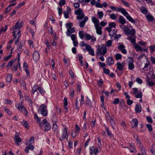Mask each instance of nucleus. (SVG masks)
Listing matches in <instances>:
<instances>
[{
	"label": "nucleus",
	"instance_id": "f257e3e1",
	"mask_svg": "<svg viewBox=\"0 0 155 155\" xmlns=\"http://www.w3.org/2000/svg\"><path fill=\"white\" fill-rule=\"evenodd\" d=\"M23 23L22 21L16 22L15 25L11 29L13 31L12 32L13 36L14 38L17 40L15 42V45H18L19 43V39L21 36L20 29L22 27Z\"/></svg>",
	"mask_w": 155,
	"mask_h": 155
},
{
	"label": "nucleus",
	"instance_id": "f03ea898",
	"mask_svg": "<svg viewBox=\"0 0 155 155\" xmlns=\"http://www.w3.org/2000/svg\"><path fill=\"white\" fill-rule=\"evenodd\" d=\"M110 7L113 10L121 12L123 15L125 16L127 19L132 23L134 24H136L137 23V22L130 15H128V12L124 8H118L112 6H110Z\"/></svg>",
	"mask_w": 155,
	"mask_h": 155
},
{
	"label": "nucleus",
	"instance_id": "7ed1b4c3",
	"mask_svg": "<svg viewBox=\"0 0 155 155\" xmlns=\"http://www.w3.org/2000/svg\"><path fill=\"white\" fill-rule=\"evenodd\" d=\"M138 65L140 68L142 70L147 71L149 69V62L146 58L141 60L139 62Z\"/></svg>",
	"mask_w": 155,
	"mask_h": 155
},
{
	"label": "nucleus",
	"instance_id": "20e7f679",
	"mask_svg": "<svg viewBox=\"0 0 155 155\" xmlns=\"http://www.w3.org/2000/svg\"><path fill=\"white\" fill-rule=\"evenodd\" d=\"M129 33L128 35L130 36L127 38V39L130 41L131 43H134L136 42L135 31L134 29L132 28L130 30Z\"/></svg>",
	"mask_w": 155,
	"mask_h": 155
},
{
	"label": "nucleus",
	"instance_id": "39448f33",
	"mask_svg": "<svg viewBox=\"0 0 155 155\" xmlns=\"http://www.w3.org/2000/svg\"><path fill=\"white\" fill-rule=\"evenodd\" d=\"M38 113L41 114L43 116L45 117L48 114L47 107L44 104H41L38 109Z\"/></svg>",
	"mask_w": 155,
	"mask_h": 155
},
{
	"label": "nucleus",
	"instance_id": "423d86ee",
	"mask_svg": "<svg viewBox=\"0 0 155 155\" xmlns=\"http://www.w3.org/2000/svg\"><path fill=\"white\" fill-rule=\"evenodd\" d=\"M68 137V134L67 133V129L66 127H64L62 129L60 135H59V140L62 141L65 140L66 137L67 140Z\"/></svg>",
	"mask_w": 155,
	"mask_h": 155
},
{
	"label": "nucleus",
	"instance_id": "0eeeda50",
	"mask_svg": "<svg viewBox=\"0 0 155 155\" xmlns=\"http://www.w3.org/2000/svg\"><path fill=\"white\" fill-rule=\"evenodd\" d=\"M39 125L41 127L44 126V128L45 131H48L51 129V126L46 119L43 120L41 123H40Z\"/></svg>",
	"mask_w": 155,
	"mask_h": 155
},
{
	"label": "nucleus",
	"instance_id": "6e6552de",
	"mask_svg": "<svg viewBox=\"0 0 155 155\" xmlns=\"http://www.w3.org/2000/svg\"><path fill=\"white\" fill-rule=\"evenodd\" d=\"M75 14L77 15V19L80 21V19H82L84 18V14L83 12V10L81 8H79L78 9L75 11Z\"/></svg>",
	"mask_w": 155,
	"mask_h": 155
},
{
	"label": "nucleus",
	"instance_id": "1a4fd4ad",
	"mask_svg": "<svg viewBox=\"0 0 155 155\" xmlns=\"http://www.w3.org/2000/svg\"><path fill=\"white\" fill-rule=\"evenodd\" d=\"M72 23H66V27L68 28L66 32V35L67 36H70L71 33H74L75 31L74 28H72Z\"/></svg>",
	"mask_w": 155,
	"mask_h": 155
},
{
	"label": "nucleus",
	"instance_id": "9d476101",
	"mask_svg": "<svg viewBox=\"0 0 155 155\" xmlns=\"http://www.w3.org/2000/svg\"><path fill=\"white\" fill-rule=\"evenodd\" d=\"M22 103H21L16 105V106L20 111L22 112L25 115L27 116L28 112L24 106L22 105Z\"/></svg>",
	"mask_w": 155,
	"mask_h": 155
},
{
	"label": "nucleus",
	"instance_id": "9b49d317",
	"mask_svg": "<svg viewBox=\"0 0 155 155\" xmlns=\"http://www.w3.org/2000/svg\"><path fill=\"white\" fill-rule=\"evenodd\" d=\"M97 54L100 55L105 54L107 52V48L105 46H102L100 48L98 49Z\"/></svg>",
	"mask_w": 155,
	"mask_h": 155
},
{
	"label": "nucleus",
	"instance_id": "f8f14e48",
	"mask_svg": "<svg viewBox=\"0 0 155 155\" xmlns=\"http://www.w3.org/2000/svg\"><path fill=\"white\" fill-rule=\"evenodd\" d=\"M125 63L123 62L122 63L117 62V68L120 71L123 70L125 66Z\"/></svg>",
	"mask_w": 155,
	"mask_h": 155
},
{
	"label": "nucleus",
	"instance_id": "ddd939ff",
	"mask_svg": "<svg viewBox=\"0 0 155 155\" xmlns=\"http://www.w3.org/2000/svg\"><path fill=\"white\" fill-rule=\"evenodd\" d=\"M14 140L18 146L19 145V143H20L22 141L21 138L19 136L18 133H16L15 135Z\"/></svg>",
	"mask_w": 155,
	"mask_h": 155
},
{
	"label": "nucleus",
	"instance_id": "4468645a",
	"mask_svg": "<svg viewBox=\"0 0 155 155\" xmlns=\"http://www.w3.org/2000/svg\"><path fill=\"white\" fill-rule=\"evenodd\" d=\"M40 58V54L38 51H35L33 54V58L35 61H38Z\"/></svg>",
	"mask_w": 155,
	"mask_h": 155
},
{
	"label": "nucleus",
	"instance_id": "2eb2a0df",
	"mask_svg": "<svg viewBox=\"0 0 155 155\" xmlns=\"http://www.w3.org/2000/svg\"><path fill=\"white\" fill-rule=\"evenodd\" d=\"M88 20V18L87 17H85L84 20L80 22L79 25V26L81 28L84 27V26L85 24Z\"/></svg>",
	"mask_w": 155,
	"mask_h": 155
},
{
	"label": "nucleus",
	"instance_id": "dca6fc26",
	"mask_svg": "<svg viewBox=\"0 0 155 155\" xmlns=\"http://www.w3.org/2000/svg\"><path fill=\"white\" fill-rule=\"evenodd\" d=\"M107 62L108 65H112L114 63V61L111 57H109L107 59Z\"/></svg>",
	"mask_w": 155,
	"mask_h": 155
},
{
	"label": "nucleus",
	"instance_id": "f3484780",
	"mask_svg": "<svg viewBox=\"0 0 155 155\" xmlns=\"http://www.w3.org/2000/svg\"><path fill=\"white\" fill-rule=\"evenodd\" d=\"M92 21L94 23L95 27L99 26V21L94 16L92 17Z\"/></svg>",
	"mask_w": 155,
	"mask_h": 155
},
{
	"label": "nucleus",
	"instance_id": "a211bd4d",
	"mask_svg": "<svg viewBox=\"0 0 155 155\" xmlns=\"http://www.w3.org/2000/svg\"><path fill=\"white\" fill-rule=\"evenodd\" d=\"M118 20L120 23L122 25H124L126 23L125 19L122 16L120 15L118 18Z\"/></svg>",
	"mask_w": 155,
	"mask_h": 155
},
{
	"label": "nucleus",
	"instance_id": "6ab92c4d",
	"mask_svg": "<svg viewBox=\"0 0 155 155\" xmlns=\"http://www.w3.org/2000/svg\"><path fill=\"white\" fill-rule=\"evenodd\" d=\"M133 45L134 48L136 49L137 51H143V49L142 47L139 46L138 45L136 44V42L134 43H131Z\"/></svg>",
	"mask_w": 155,
	"mask_h": 155
},
{
	"label": "nucleus",
	"instance_id": "aec40b11",
	"mask_svg": "<svg viewBox=\"0 0 155 155\" xmlns=\"http://www.w3.org/2000/svg\"><path fill=\"white\" fill-rule=\"evenodd\" d=\"M114 117L112 115V116H111L110 119L108 120V121H109L111 125L112 126V127L113 129H115L114 127V126L115 125V122L114 120Z\"/></svg>",
	"mask_w": 155,
	"mask_h": 155
},
{
	"label": "nucleus",
	"instance_id": "412c9836",
	"mask_svg": "<svg viewBox=\"0 0 155 155\" xmlns=\"http://www.w3.org/2000/svg\"><path fill=\"white\" fill-rule=\"evenodd\" d=\"M106 130L107 135L109 137L110 139H112L114 137V135L112 134L111 132L109 130L107 127H106Z\"/></svg>",
	"mask_w": 155,
	"mask_h": 155
},
{
	"label": "nucleus",
	"instance_id": "4be33fe9",
	"mask_svg": "<svg viewBox=\"0 0 155 155\" xmlns=\"http://www.w3.org/2000/svg\"><path fill=\"white\" fill-rule=\"evenodd\" d=\"M135 111L136 113H139L141 111V107L140 104H137L135 106Z\"/></svg>",
	"mask_w": 155,
	"mask_h": 155
},
{
	"label": "nucleus",
	"instance_id": "5701e85b",
	"mask_svg": "<svg viewBox=\"0 0 155 155\" xmlns=\"http://www.w3.org/2000/svg\"><path fill=\"white\" fill-rule=\"evenodd\" d=\"M147 84L150 86H153L155 85V84L154 82V81H153V80L148 78L147 80Z\"/></svg>",
	"mask_w": 155,
	"mask_h": 155
},
{
	"label": "nucleus",
	"instance_id": "b1692460",
	"mask_svg": "<svg viewBox=\"0 0 155 155\" xmlns=\"http://www.w3.org/2000/svg\"><path fill=\"white\" fill-rule=\"evenodd\" d=\"M146 17L148 21L152 22L154 20V17L151 15L148 14L146 15Z\"/></svg>",
	"mask_w": 155,
	"mask_h": 155
},
{
	"label": "nucleus",
	"instance_id": "393cba45",
	"mask_svg": "<svg viewBox=\"0 0 155 155\" xmlns=\"http://www.w3.org/2000/svg\"><path fill=\"white\" fill-rule=\"evenodd\" d=\"M96 31L97 33L99 35H101L102 34V31H101L102 28L99 26H98L95 27Z\"/></svg>",
	"mask_w": 155,
	"mask_h": 155
},
{
	"label": "nucleus",
	"instance_id": "a878e982",
	"mask_svg": "<svg viewBox=\"0 0 155 155\" xmlns=\"http://www.w3.org/2000/svg\"><path fill=\"white\" fill-rule=\"evenodd\" d=\"M138 121L136 118H135L132 120L131 123L132 125H134V127H136L137 126Z\"/></svg>",
	"mask_w": 155,
	"mask_h": 155
},
{
	"label": "nucleus",
	"instance_id": "bb28decb",
	"mask_svg": "<svg viewBox=\"0 0 155 155\" xmlns=\"http://www.w3.org/2000/svg\"><path fill=\"white\" fill-rule=\"evenodd\" d=\"M140 9L141 12L143 13L145 15H147V14L148 11L145 7L142 6L140 7Z\"/></svg>",
	"mask_w": 155,
	"mask_h": 155
},
{
	"label": "nucleus",
	"instance_id": "cd10ccee",
	"mask_svg": "<svg viewBox=\"0 0 155 155\" xmlns=\"http://www.w3.org/2000/svg\"><path fill=\"white\" fill-rule=\"evenodd\" d=\"M22 125L25 127L27 129H28L29 128V124L28 121H24L22 122Z\"/></svg>",
	"mask_w": 155,
	"mask_h": 155
},
{
	"label": "nucleus",
	"instance_id": "c85d7f7f",
	"mask_svg": "<svg viewBox=\"0 0 155 155\" xmlns=\"http://www.w3.org/2000/svg\"><path fill=\"white\" fill-rule=\"evenodd\" d=\"M64 108L66 109L67 110L68 109V108L67 107V106L68 104L67 98L65 97L64 99Z\"/></svg>",
	"mask_w": 155,
	"mask_h": 155
},
{
	"label": "nucleus",
	"instance_id": "c756f323",
	"mask_svg": "<svg viewBox=\"0 0 155 155\" xmlns=\"http://www.w3.org/2000/svg\"><path fill=\"white\" fill-rule=\"evenodd\" d=\"M128 66V68L129 70H132L134 68V65L133 62L129 63Z\"/></svg>",
	"mask_w": 155,
	"mask_h": 155
},
{
	"label": "nucleus",
	"instance_id": "7c9ffc66",
	"mask_svg": "<svg viewBox=\"0 0 155 155\" xmlns=\"http://www.w3.org/2000/svg\"><path fill=\"white\" fill-rule=\"evenodd\" d=\"M84 31H80L79 32V35L80 38L82 40L84 38V37L85 36V34H83Z\"/></svg>",
	"mask_w": 155,
	"mask_h": 155
},
{
	"label": "nucleus",
	"instance_id": "2f4dec72",
	"mask_svg": "<svg viewBox=\"0 0 155 155\" xmlns=\"http://www.w3.org/2000/svg\"><path fill=\"white\" fill-rule=\"evenodd\" d=\"M12 74H10L7 75V77L6 80V81L8 82H10L12 80Z\"/></svg>",
	"mask_w": 155,
	"mask_h": 155
},
{
	"label": "nucleus",
	"instance_id": "473e14b6",
	"mask_svg": "<svg viewBox=\"0 0 155 155\" xmlns=\"http://www.w3.org/2000/svg\"><path fill=\"white\" fill-rule=\"evenodd\" d=\"M38 89V86L37 85H35L33 87L32 90L31 92L32 94H34L35 92L37 91Z\"/></svg>",
	"mask_w": 155,
	"mask_h": 155
},
{
	"label": "nucleus",
	"instance_id": "72a5a7b5",
	"mask_svg": "<svg viewBox=\"0 0 155 155\" xmlns=\"http://www.w3.org/2000/svg\"><path fill=\"white\" fill-rule=\"evenodd\" d=\"M130 30L127 27H124V28L123 29V31L124 32L125 34L127 35H129V33Z\"/></svg>",
	"mask_w": 155,
	"mask_h": 155
},
{
	"label": "nucleus",
	"instance_id": "f704fd0d",
	"mask_svg": "<svg viewBox=\"0 0 155 155\" xmlns=\"http://www.w3.org/2000/svg\"><path fill=\"white\" fill-rule=\"evenodd\" d=\"M129 146L131 149L130 151L131 152H134V150L135 149V147L134 143H129Z\"/></svg>",
	"mask_w": 155,
	"mask_h": 155
},
{
	"label": "nucleus",
	"instance_id": "c9c22d12",
	"mask_svg": "<svg viewBox=\"0 0 155 155\" xmlns=\"http://www.w3.org/2000/svg\"><path fill=\"white\" fill-rule=\"evenodd\" d=\"M34 118L35 119L37 120V121L39 123V124H40V123H41L40 122V119L38 116L37 114L36 113H35Z\"/></svg>",
	"mask_w": 155,
	"mask_h": 155
},
{
	"label": "nucleus",
	"instance_id": "e433bc0d",
	"mask_svg": "<svg viewBox=\"0 0 155 155\" xmlns=\"http://www.w3.org/2000/svg\"><path fill=\"white\" fill-rule=\"evenodd\" d=\"M75 127V132L76 133H78V134L79 133L80 131V127L77 124H76Z\"/></svg>",
	"mask_w": 155,
	"mask_h": 155
},
{
	"label": "nucleus",
	"instance_id": "4c0bfd02",
	"mask_svg": "<svg viewBox=\"0 0 155 155\" xmlns=\"http://www.w3.org/2000/svg\"><path fill=\"white\" fill-rule=\"evenodd\" d=\"M103 13L102 11H99L97 12V15L98 16L99 18L100 19H102L103 16Z\"/></svg>",
	"mask_w": 155,
	"mask_h": 155
},
{
	"label": "nucleus",
	"instance_id": "58836bf2",
	"mask_svg": "<svg viewBox=\"0 0 155 155\" xmlns=\"http://www.w3.org/2000/svg\"><path fill=\"white\" fill-rule=\"evenodd\" d=\"M52 129L53 130L54 132H57L58 130V125L56 124H54Z\"/></svg>",
	"mask_w": 155,
	"mask_h": 155
},
{
	"label": "nucleus",
	"instance_id": "ea45409f",
	"mask_svg": "<svg viewBox=\"0 0 155 155\" xmlns=\"http://www.w3.org/2000/svg\"><path fill=\"white\" fill-rule=\"evenodd\" d=\"M87 101H86V104L88 106H90V107H91V102L90 99H88V97H87Z\"/></svg>",
	"mask_w": 155,
	"mask_h": 155
},
{
	"label": "nucleus",
	"instance_id": "a19ab883",
	"mask_svg": "<svg viewBox=\"0 0 155 155\" xmlns=\"http://www.w3.org/2000/svg\"><path fill=\"white\" fill-rule=\"evenodd\" d=\"M110 18L111 19L113 20H116L117 18V16L116 15L112 13L110 15Z\"/></svg>",
	"mask_w": 155,
	"mask_h": 155
},
{
	"label": "nucleus",
	"instance_id": "79ce46f5",
	"mask_svg": "<svg viewBox=\"0 0 155 155\" xmlns=\"http://www.w3.org/2000/svg\"><path fill=\"white\" fill-rule=\"evenodd\" d=\"M115 57L116 59L118 60L121 58V55L120 54H117L115 55Z\"/></svg>",
	"mask_w": 155,
	"mask_h": 155
},
{
	"label": "nucleus",
	"instance_id": "37998d69",
	"mask_svg": "<svg viewBox=\"0 0 155 155\" xmlns=\"http://www.w3.org/2000/svg\"><path fill=\"white\" fill-rule=\"evenodd\" d=\"M59 5L62 6L63 5H64L65 3L66 2L65 0H60L59 2Z\"/></svg>",
	"mask_w": 155,
	"mask_h": 155
},
{
	"label": "nucleus",
	"instance_id": "c03bdc74",
	"mask_svg": "<svg viewBox=\"0 0 155 155\" xmlns=\"http://www.w3.org/2000/svg\"><path fill=\"white\" fill-rule=\"evenodd\" d=\"M121 2L125 5L127 7H129L130 4L127 2L124 1V0H121Z\"/></svg>",
	"mask_w": 155,
	"mask_h": 155
},
{
	"label": "nucleus",
	"instance_id": "a18cd8bd",
	"mask_svg": "<svg viewBox=\"0 0 155 155\" xmlns=\"http://www.w3.org/2000/svg\"><path fill=\"white\" fill-rule=\"evenodd\" d=\"M8 25H6L5 26V27H2L1 29L0 30V31L1 32L2 31H3L4 32H5L7 29Z\"/></svg>",
	"mask_w": 155,
	"mask_h": 155
},
{
	"label": "nucleus",
	"instance_id": "49530a36",
	"mask_svg": "<svg viewBox=\"0 0 155 155\" xmlns=\"http://www.w3.org/2000/svg\"><path fill=\"white\" fill-rule=\"evenodd\" d=\"M112 41L111 40H108L106 42L107 46L108 47H110L112 45Z\"/></svg>",
	"mask_w": 155,
	"mask_h": 155
},
{
	"label": "nucleus",
	"instance_id": "de8ad7c7",
	"mask_svg": "<svg viewBox=\"0 0 155 155\" xmlns=\"http://www.w3.org/2000/svg\"><path fill=\"white\" fill-rule=\"evenodd\" d=\"M38 89L40 94H44L45 92V91L42 88L40 87H38Z\"/></svg>",
	"mask_w": 155,
	"mask_h": 155
},
{
	"label": "nucleus",
	"instance_id": "09e8293b",
	"mask_svg": "<svg viewBox=\"0 0 155 155\" xmlns=\"http://www.w3.org/2000/svg\"><path fill=\"white\" fill-rule=\"evenodd\" d=\"M4 109L5 111L6 112L8 115H12V112L9 110L7 109L6 107H4Z\"/></svg>",
	"mask_w": 155,
	"mask_h": 155
},
{
	"label": "nucleus",
	"instance_id": "8fccbe9b",
	"mask_svg": "<svg viewBox=\"0 0 155 155\" xmlns=\"http://www.w3.org/2000/svg\"><path fill=\"white\" fill-rule=\"evenodd\" d=\"M20 84L21 86L23 87V88L24 89H25L26 88V84L25 83V82L24 81L22 80L20 83Z\"/></svg>",
	"mask_w": 155,
	"mask_h": 155
},
{
	"label": "nucleus",
	"instance_id": "3c124183",
	"mask_svg": "<svg viewBox=\"0 0 155 155\" xmlns=\"http://www.w3.org/2000/svg\"><path fill=\"white\" fill-rule=\"evenodd\" d=\"M91 36L89 34L87 33L85 34V38L87 40H89L91 39Z\"/></svg>",
	"mask_w": 155,
	"mask_h": 155
},
{
	"label": "nucleus",
	"instance_id": "603ef678",
	"mask_svg": "<svg viewBox=\"0 0 155 155\" xmlns=\"http://www.w3.org/2000/svg\"><path fill=\"white\" fill-rule=\"evenodd\" d=\"M152 125L150 124H147L146 125V127L147 128L149 131H151L152 130Z\"/></svg>",
	"mask_w": 155,
	"mask_h": 155
},
{
	"label": "nucleus",
	"instance_id": "864d4df0",
	"mask_svg": "<svg viewBox=\"0 0 155 155\" xmlns=\"http://www.w3.org/2000/svg\"><path fill=\"white\" fill-rule=\"evenodd\" d=\"M142 96V92H140L139 94L137 95H136L135 96V97L136 98H141Z\"/></svg>",
	"mask_w": 155,
	"mask_h": 155
},
{
	"label": "nucleus",
	"instance_id": "5fc2aeb1",
	"mask_svg": "<svg viewBox=\"0 0 155 155\" xmlns=\"http://www.w3.org/2000/svg\"><path fill=\"white\" fill-rule=\"evenodd\" d=\"M150 48L151 50V52L153 53L155 51V45H151L150 47Z\"/></svg>",
	"mask_w": 155,
	"mask_h": 155
},
{
	"label": "nucleus",
	"instance_id": "6e6d98bb",
	"mask_svg": "<svg viewBox=\"0 0 155 155\" xmlns=\"http://www.w3.org/2000/svg\"><path fill=\"white\" fill-rule=\"evenodd\" d=\"M14 61H15V60L14 61L13 60H10L9 61V62L8 63L7 65V67H8L9 66H11L12 65L13 63H14Z\"/></svg>",
	"mask_w": 155,
	"mask_h": 155
},
{
	"label": "nucleus",
	"instance_id": "4d7b16f0",
	"mask_svg": "<svg viewBox=\"0 0 155 155\" xmlns=\"http://www.w3.org/2000/svg\"><path fill=\"white\" fill-rule=\"evenodd\" d=\"M104 70V73L106 74H109L110 73V70L108 69H107L106 68H104L103 69Z\"/></svg>",
	"mask_w": 155,
	"mask_h": 155
},
{
	"label": "nucleus",
	"instance_id": "13d9d810",
	"mask_svg": "<svg viewBox=\"0 0 155 155\" xmlns=\"http://www.w3.org/2000/svg\"><path fill=\"white\" fill-rule=\"evenodd\" d=\"M69 72L71 78H73L74 76V73L72 71L71 69H70L69 71Z\"/></svg>",
	"mask_w": 155,
	"mask_h": 155
},
{
	"label": "nucleus",
	"instance_id": "bf43d9fd",
	"mask_svg": "<svg viewBox=\"0 0 155 155\" xmlns=\"http://www.w3.org/2000/svg\"><path fill=\"white\" fill-rule=\"evenodd\" d=\"M84 104V96L83 95H81V99L80 101V105L82 106Z\"/></svg>",
	"mask_w": 155,
	"mask_h": 155
},
{
	"label": "nucleus",
	"instance_id": "052dcab7",
	"mask_svg": "<svg viewBox=\"0 0 155 155\" xmlns=\"http://www.w3.org/2000/svg\"><path fill=\"white\" fill-rule=\"evenodd\" d=\"M5 104H12L13 103L12 101L8 99H6L5 101Z\"/></svg>",
	"mask_w": 155,
	"mask_h": 155
},
{
	"label": "nucleus",
	"instance_id": "680f3d73",
	"mask_svg": "<svg viewBox=\"0 0 155 155\" xmlns=\"http://www.w3.org/2000/svg\"><path fill=\"white\" fill-rule=\"evenodd\" d=\"M113 35V37L114 38V39H118L121 36V35L119 34L118 35H117L116 34H114Z\"/></svg>",
	"mask_w": 155,
	"mask_h": 155
},
{
	"label": "nucleus",
	"instance_id": "e2e57ef3",
	"mask_svg": "<svg viewBox=\"0 0 155 155\" xmlns=\"http://www.w3.org/2000/svg\"><path fill=\"white\" fill-rule=\"evenodd\" d=\"M89 51V53L92 56L94 55V51L93 50V49H91L89 51Z\"/></svg>",
	"mask_w": 155,
	"mask_h": 155
},
{
	"label": "nucleus",
	"instance_id": "0e129e2a",
	"mask_svg": "<svg viewBox=\"0 0 155 155\" xmlns=\"http://www.w3.org/2000/svg\"><path fill=\"white\" fill-rule=\"evenodd\" d=\"M150 59L152 63L153 64H155V58L151 56Z\"/></svg>",
	"mask_w": 155,
	"mask_h": 155
},
{
	"label": "nucleus",
	"instance_id": "69168bd1",
	"mask_svg": "<svg viewBox=\"0 0 155 155\" xmlns=\"http://www.w3.org/2000/svg\"><path fill=\"white\" fill-rule=\"evenodd\" d=\"M109 26L111 28H113L115 27L116 26V25L115 23L114 22L110 23L109 24Z\"/></svg>",
	"mask_w": 155,
	"mask_h": 155
},
{
	"label": "nucleus",
	"instance_id": "338daca9",
	"mask_svg": "<svg viewBox=\"0 0 155 155\" xmlns=\"http://www.w3.org/2000/svg\"><path fill=\"white\" fill-rule=\"evenodd\" d=\"M98 63L100 64V67L102 68H104L105 66V64L104 63L101 62H98Z\"/></svg>",
	"mask_w": 155,
	"mask_h": 155
},
{
	"label": "nucleus",
	"instance_id": "774afa93",
	"mask_svg": "<svg viewBox=\"0 0 155 155\" xmlns=\"http://www.w3.org/2000/svg\"><path fill=\"white\" fill-rule=\"evenodd\" d=\"M120 102L119 99L118 98H116L114 101L113 102V103L114 104H118Z\"/></svg>",
	"mask_w": 155,
	"mask_h": 155
}]
</instances>
